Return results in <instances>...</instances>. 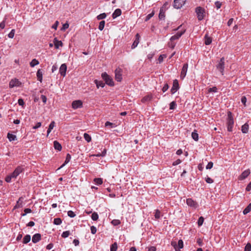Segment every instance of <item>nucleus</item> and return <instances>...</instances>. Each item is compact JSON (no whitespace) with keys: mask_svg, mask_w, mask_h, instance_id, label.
I'll return each mask as SVG.
<instances>
[{"mask_svg":"<svg viewBox=\"0 0 251 251\" xmlns=\"http://www.w3.org/2000/svg\"><path fill=\"white\" fill-rule=\"evenodd\" d=\"M234 119L232 115V113L230 111L227 112V118L226 120V125L227 126V131L229 132H232L233 127L234 126Z\"/></svg>","mask_w":251,"mask_h":251,"instance_id":"obj_1","label":"nucleus"},{"mask_svg":"<svg viewBox=\"0 0 251 251\" xmlns=\"http://www.w3.org/2000/svg\"><path fill=\"white\" fill-rule=\"evenodd\" d=\"M195 12L199 21H201L204 19L205 16V10L204 8L198 6L195 9Z\"/></svg>","mask_w":251,"mask_h":251,"instance_id":"obj_2","label":"nucleus"},{"mask_svg":"<svg viewBox=\"0 0 251 251\" xmlns=\"http://www.w3.org/2000/svg\"><path fill=\"white\" fill-rule=\"evenodd\" d=\"M101 77L105 81L107 85L110 86H113L114 85V82L112 78L106 72L101 74Z\"/></svg>","mask_w":251,"mask_h":251,"instance_id":"obj_3","label":"nucleus"},{"mask_svg":"<svg viewBox=\"0 0 251 251\" xmlns=\"http://www.w3.org/2000/svg\"><path fill=\"white\" fill-rule=\"evenodd\" d=\"M217 69L221 73L222 75H224V71L225 69V58L222 57L221 58L219 63L217 65Z\"/></svg>","mask_w":251,"mask_h":251,"instance_id":"obj_4","label":"nucleus"},{"mask_svg":"<svg viewBox=\"0 0 251 251\" xmlns=\"http://www.w3.org/2000/svg\"><path fill=\"white\" fill-rule=\"evenodd\" d=\"M122 72L123 70L120 68H117L115 70V77L116 80L118 82H121L122 80Z\"/></svg>","mask_w":251,"mask_h":251,"instance_id":"obj_5","label":"nucleus"},{"mask_svg":"<svg viewBox=\"0 0 251 251\" xmlns=\"http://www.w3.org/2000/svg\"><path fill=\"white\" fill-rule=\"evenodd\" d=\"M186 0H174L173 7L175 9L181 8L185 3Z\"/></svg>","mask_w":251,"mask_h":251,"instance_id":"obj_6","label":"nucleus"},{"mask_svg":"<svg viewBox=\"0 0 251 251\" xmlns=\"http://www.w3.org/2000/svg\"><path fill=\"white\" fill-rule=\"evenodd\" d=\"M23 171L24 168L22 166H18L11 174L12 177L16 178Z\"/></svg>","mask_w":251,"mask_h":251,"instance_id":"obj_7","label":"nucleus"},{"mask_svg":"<svg viewBox=\"0 0 251 251\" xmlns=\"http://www.w3.org/2000/svg\"><path fill=\"white\" fill-rule=\"evenodd\" d=\"M188 67V65L187 63H185L183 65V67H182V70L181 71L180 75L181 79H183L185 77L186 74H187Z\"/></svg>","mask_w":251,"mask_h":251,"instance_id":"obj_8","label":"nucleus"},{"mask_svg":"<svg viewBox=\"0 0 251 251\" xmlns=\"http://www.w3.org/2000/svg\"><path fill=\"white\" fill-rule=\"evenodd\" d=\"M179 84L177 79H175L173 81V86L171 89V92L172 94L175 93L179 89Z\"/></svg>","mask_w":251,"mask_h":251,"instance_id":"obj_9","label":"nucleus"},{"mask_svg":"<svg viewBox=\"0 0 251 251\" xmlns=\"http://www.w3.org/2000/svg\"><path fill=\"white\" fill-rule=\"evenodd\" d=\"M186 203L188 206L194 208H196L198 206L197 202L191 198L186 200Z\"/></svg>","mask_w":251,"mask_h":251,"instance_id":"obj_10","label":"nucleus"},{"mask_svg":"<svg viewBox=\"0 0 251 251\" xmlns=\"http://www.w3.org/2000/svg\"><path fill=\"white\" fill-rule=\"evenodd\" d=\"M82 102L80 100L73 101L72 103V108L74 109L82 107Z\"/></svg>","mask_w":251,"mask_h":251,"instance_id":"obj_11","label":"nucleus"},{"mask_svg":"<svg viewBox=\"0 0 251 251\" xmlns=\"http://www.w3.org/2000/svg\"><path fill=\"white\" fill-rule=\"evenodd\" d=\"M185 30L178 31L175 35L171 37L170 40L175 41V40H178L185 33Z\"/></svg>","mask_w":251,"mask_h":251,"instance_id":"obj_12","label":"nucleus"},{"mask_svg":"<svg viewBox=\"0 0 251 251\" xmlns=\"http://www.w3.org/2000/svg\"><path fill=\"white\" fill-rule=\"evenodd\" d=\"M67 71V65L66 64H62L59 68V73L61 75L65 76Z\"/></svg>","mask_w":251,"mask_h":251,"instance_id":"obj_13","label":"nucleus"},{"mask_svg":"<svg viewBox=\"0 0 251 251\" xmlns=\"http://www.w3.org/2000/svg\"><path fill=\"white\" fill-rule=\"evenodd\" d=\"M41 240V235L40 233H36L32 236V241L33 243H37Z\"/></svg>","mask_w":251,"mask_h":251,"instance_id":"obj_14","label":"nucleus"},{"mask_svg":"<svg viewBox=\"0 0 251 251\" xmlns=\"http://www.w3.org/2000/svg\"><path fill=\"white\" fill-rule=\"evenodd\" d=\"M251 173V172H250V170L249 169H248V170H246L245 171H244L242 173V174L240 176V179H244L245 178H246V177H247Z\"/></svg>","mask_w":251,"mask_h":251,"instance_id":"obj_15","label":"nucleus"},{"mask_svg":"<svg viewBox=\"0 0 251 251\" xmlns=\"http://www.w3.org/2000/svg\"><path fill=\"white\" fill-rule=\"evenodd\" d=\"M122 14V11L120 9L117 8L116 9L114 12L112 14V18L113 19H115L117 17L120 16Z\"/></svg>","mask_w":251,"mask_h":251,"instance_id":"obj_16","label":"nucleus"},{"mask_svg":"<svg viewBox=\"0 0 251 251\" xmlns=\"http://www.w3.org/2000/svg\"><path fill=\"white\" fill-rule=\"evenodd\" d=\"M53 43L55 46V49H58L59 47H61L63 45V43L61 41H59L56 38H54L53 40Z\"/></svg>","mask_w":251,"mask_h":251,"instance_id":"obj_17","label":"nucleus"},{"mask_svg":"<svg viewBox=\"0 0 251 251\" xmlns=\"http://www.w3.org/2000/svg\"><path fill=\"white\" fill-rule=\"evenodd\" d=\"M249 126L248 123H245L241 126V131L243 133H247L249 131Z\"/></svg>","mask_w":251,"mask_h":251,"instance_id":"obj_18","label":"nucleus"},{"mask_svg":"<svg viewBox=\"0 0 251 251\" xmlns=\"http://www.w3.org/2000/svg\"><path fill=\"white\" fill-rule=\"evenodd\" d=\"M71 159V155L69 153H68L66 155V159H65L64 163L58 168V169H60L61 168H62L64 166H65L66 164H67V163H68L70 162Z\"/></svg>","mask_w":251,"mask_h":251,"instance_id":"obj_19","label":"nucleus"},{"mask_svg":"<svg viewBox=\"0 0 251 251\" xmlns=\"http://www.w3.org/2000/svg\"><path fill=\"white\" fill-rule=\"evenodd\" d=\"M152 99V96L151 95H148L144 97H143L141 100V102L143 103H145L147 101H151Z\"/></svg>","mask_w":251,"mask_h":251,"instance_id":"obj_20","label":"nucleus"},{"mask_svg":"<svg viewBox=\"0 0 251 251\" xmlns=\"http://www.w3.org/2000/svg\"><path fill=\"white\" fill-rule=\"evenodd\" d=\"M94 82L96 84L97 88H99L100 87L103 88L105 86V83L102 81H99L97 79H95L94 80Z\"/></svg>","mask_w":251,"mask_h":251,"instance_id":"obj_21","label":"nucleus"},{"mask_svg":"<svg viewBox=\"0 0 251 251\" xmlns=\"http://www.w3.org/2000/svg\"><path fill=\"white\" fill-rule=\"evenodd\" d=\"M204 43L206 45H210L212 41V38L207 35V34H206L204 36Z\"/></svg>","mask_w":251,"mask_h":251,"instance_id":"obj_22","label":"nucleus"},{"mask_svg":"<svg viewBox=\"0 0 251 251\" xmlns=\"http://www.w3.org/2000/svg\"><path fill=\"white\" fill-rule=\"evenodd\" d=\"M158 17L160 20H164L165 19V13L163 7H161L160 9Z\"/></svg>","mask_w":251,"mask_h":251,"instance_id":"obj_23","label":"nucleus"},{"mask_svg":"<svg viewBox=\"0 0 251 251\" xmlns=\"http://www.w3.org/2000/svg\"><path fill=\"white\" fill-rule=\"evenodd\" d=\"M36 75L38 80L41 82L42 81L43 72L41 69H39L37 71Z\"/></svg>","mask_w":251,"mask_h":251,"instance_id":"obj_24","label":"nucleus"},{"mask_svg":"<svg viewBox=\"0 0 251 251\" xmlns=\"http://www.w3.org/2000/svg\"><path fill=\"white\" fill-rule=\"evenodd\" d=\"M139 34H137L136 35V39L134 40V42L133 43V44H132V45L131 46V48L132 49L135 48L137 46V45H138L139 42Z\"/></svg>","mask_w":251,"mask_h":251,"instance_id":"obj_25","label":"nucleus"},{"mask_svg":"<svg viewBox=\"0 0 251 251\" xmlns=\"http://www.w3.org/2000/svg\"><path fill=\"white\" fill-rule=\"evenodd\" d=\"M54 148L55 150L60 151L62 150V146L61 144L57 141L53 142Z\"/></svg>","mask_w":251,"mask_h":251,"instance_id":"obj_26","label":"nucleus"},{"mask_svg":"<svg viewBox=\"0 0 251 251\" xmlns=\"http://www.w3.org/2000/svg\"><path fill=\"white\" fill-rule=\"evenodd\" d=\"M7 137L10 142L15 141L17 139L15 135L11 134L10 133H8Z\"/></svg>","mask_w":251,"mask_h":251,"instance_id":"obj_27","label":"nucleus"},{"mask_svg":"<svg viewBox=\"0 0 251 251\" xmlns=\"http://www.w3.org/2000/svg\"><path fill=\"white\" fill-rule=\"evenodd\" d=\"M31 240V236L29 234H26L23 238V243L25 244H27Z\"/></svg>","mask_w":251,"mask_h":251,"instance_id":"obj_28","label":"nucleus"},{"mask_svg":"<svg viewBox=\"0 0 251 251\" xmlns=\"http://www.w3.org/2000/svg\"><path fill=\"white\" fill-rule=\"evenodd\" d=\"M55 122L54 121H52L49 126L48 129L47 130V136L49 135V133L51 132V130L55 126Z\"/></svg>","mask_w":251,"mask_h":251,"instance_id":"obj_29","label":"nucleus"},{"mask_svg":"<svg viewBox=\"0 0 251 251\" xmlns=\"http://www.w3.org/2000/svg\"><path fill=\"white\" fill-rule=\"evenodd\" d=\"M22 198H19L18 201H17L16 205L14 206V209L19 208L22 207L23 201H22Z\"/></svg>","mask_w":251,"mask_h":251,"instance_id":"obj_30","label":"nucleus"},{"mask_svg":"<svg viewBox=\"0 0 251 251\" xmlns=\"http://www.w3.org/2000/svg\"><path fill=\"white\" fill-rule=\"evenodd\" d=\"M251 211V202L244 209L243 213L244 215L247 214Z\"/></svg>","mask_w":251,"mask_h":251,"instance_id":"obj_31","label":"nucleus"},{"mask_svg":"<svg viewBox=\"0 0 251 251\" xmlns=\"http://www.w3.org/2000/svg\"><path fill=\"white\" fill-rule=\"evenodd\" d=\"M176 45V43L174 41H171L170 40V41L168 43V47L172 49H174L175 48Z\"/></svg>","mask_w":251,"mask_h":251,"instance_id":"obj_32","label":"nucleus"},{"mask_svg":"<svg viewBox=\"0 0 251 251\" xmlns=\"http://www.w3.org/2000/svg\"><path fill=\"white\" fill-rule=\"evenodd\" d=\"M94 181L95 184L98 185L101 184L103 182L102 179L101 178H96L94 179Z\"/></svg>","mask_w":251,"mask_h":251,"instance_id":"obj_33","label":"nucleus"},{"mask_svg":"<svg viewBox=\"0 0 251 251\" xmlns=\"http://www.w3.org/2000/svg\"><path fill=\"white\" fill-rule=\"evenodd\" d=\"M39 62L36 59H33L30 63V65L31 67H34L35 66L39 64Z\"/></svg>","mask_w":251,"mask_h":251,"instance_id":"obj_34","label":"nucleus"},{"mask_svg":"<svg viewBox=\"0 0 251 251\" xmlns=\"http://www.w3.org/2000/svg\"><path fill=\"white\" fill-rule=\"evenodd\" d=\"M118 248V245L116 242L114 243L110 246V251H116Z\"/></svg>","mask_w":251,"mask_h":251,"instance_id":"obj_35","label":"nucleus"},{"mask_svg":"<svg viewBox=\"0 0 251 251\" xmlns=\"http://www.w3.org/2000/svg\"><path fill=\"white\" fill-rule=\"evenodd\" d=\"M191 136L195 141H197L199 140V135L197 132L195 131L192 132Z\"/></svg>","mask_w":251,"mask_h":251,"instance_id":"obj_36","label":"nucleus"},{"mask_svg":"<svg viewBox=\"0 0 251 251\" xmlns=\"http://www.w3.org/2000/svg\"><path fill=\"white\" fill-rule=\"evenodd\" d=\"M105 127H109L110 128H112L116 127V126L114 124L107 121L105 123Z\"/></svg>","mask_w":251,"mask_h":251,"instance_id":"obj_37","label":"nucleus"},{"mask_svg":"<svg viewBox=\"0 0 251 251\" xmlns=\"http://www.w3.org/2000/svg\"><path fill=\"white\" fill-rule=\"evenodd\" d=\"M91 218L93 221H97L99 219V215L96 212H93L91 215Z\"/></svg>","mask_w":251,"mask_h":251,"instance_id":"obj_38","label":"nucleus"},{"mask_svg":"<svg viewBox=\"0 0 251 251\" xmlns=\"http://www.w3.org/2000/svg\"><path fill=\"white\" fill-rule=\"evenodd\" d=\"M106 17V14L105 13H101L97 16V19L98 20H100L105 19Z\"/></svg>","mask_w":251,"mask_h":251,"instance_id":"obj_39","label":"nucleus"},{"mask_svg":"<svg viewBox=\"0 0 251 251\" xmlns=\"http://www.w3.org/2000/svg\"><path fill=\"white\" fill-rule=\"evenodd\" d=\"M105 25V21H101L100 22L99 25V29L100 31H102Z\"/></svg>","mask_w":251,"mask_h":251,"instance_id":"obj_40","label":"nucleus"},{"mask_svg":"<svg viewBox=\"0 0 251 251\" xmlns=\"http://www.w3.org/2000/svg\"><path fill=\"white\" fill-rule=\"evenodd\" d=\"M62 223V220L60 218H55L53 220V224L56 225H60Z\"/></svg>","mask_w":251,"mask_h":251,"instance_id":"obj_41","label":"nucleus"},{"mask_svg":"<svg viewBox=\"0 0 251 251\" xmlns=\"http://www.w3.org/2000/svg\"><path fill=\"white\" fill-rule=\"evenodd\" d=\"M84 138L87 142H90L91 141V137L86 133L84 134Z\"/></svg>","mask_w":251,"mask_h":251,"instance_id":"obj_42","label":"nucleus"},{"mask_svg":"<svg viewBox=\"0 0 251 251\" xmlns=\"http://www.w3.org/2000/svg\"><path fill=\"white\" fill-rule=\"evenodd\" d=\"M161 212L158 209L155 210L154 217L156 219H159L160 218Z\"/></svg>","mask_w":251,"mask_h":251,"instance_id":"obj_43","label":"nucleus"},{"mask_svg":"<svg viewBox=\"0 0 251 251\" xmlns=\"http://www.w3.org/2000/svg\"><path fill=\"white\" fill-rule=\"evenodd\" d=\"M154 15V11H152L151 12V13L150 14H149L146 17V19H145V21L146 22H147L148 21H149L151 18H152L153 15Z\"/></svg>","mask_w":251,"mask_h":251,"instance_id":"obj_44","label":"nucleus"},{"mask_svg":"<svg viewBox=\"0 0 251 251\" xmlns=\"http://www.w3.org/2000/svg\"><path fill=\"white\" fill-rule=\"evenodd\" d=\"M176 107V101H173L170 104V109L174 110Z\"/></svg>","mask_w":251,"mask_h":251,"instance_id":"obj_45","label":"nucleus"},{"mask_svg":"<svg viewBox=\"0 0 251 251\" xmlns=\"http://www.w3.org/2000/svg\"><path fill=\"white\" fill-rule=\"evenodd\" d=\"M111 223L114 226H118L121 224V222L119 220L114 219L111 222Z\"/></svg>","mask_w":251,"mask_h":251,"instance_id":"obj_46","label":"nucleus"},{"mask_svg":"<svg viewBox=\"0 0 251 251\" xmlns=\"http://www.w3.org/2000/svg\"><path fill=\"white\" fill-rule=\"evenodd\" d=\"M70 234V232L69 231H63V233H62L61 234V236L63 237V238H67L68 237Z\"/></svg>","mask_w":251,"mask_h":251,"instance_id":"obj_47","label":"nucleus"},{"mask_svg":"<svg viewBox=\"0 0 251 251\" xmlns=\"http://www.w3.org/2000/svg\"><path fill=\"white\" fill-rule=\"evenodd\" d=\"M204 222V218L203 217H200L198 221V225L199 226H202Z\"/></svg>","mask_w":251,"mask_h":251,"instance_id":"obj_48","label":"nucleus"},{"mask_svg":"<svg viewBox=\"0 0 251 251\" xmlns=\"http://www.w3.org/2000/svg\"><path fill=\"white\" fill-rule=\"evenodd\" d=\"M178 247V249H182L183 247V242L182 240H179L178 241V244H177V247Z\"/></svg>","mask_w":251,"mask_h":251,"instance_id":"obj_49","label":"nucleus"},{"mask_svg":"<svg viewBox=\"0 0 251 251\" xmlns=\"http://www.w3.org/2000/svg\"><path fill=\"white\" fill-rule=\"evenodd\" d=\"M208 92L209 93H211V92L216 93L217 92V88L215 86L213 87L212 88H209L208 89Z\"/></svg>","mask_w":251,"mask_h":251,"instance_id":"obj_50","label":"nucleus"},{"mask_svg":"<svg viewBox=\"0 0 251 251\" xmlns=\"http://www.w3.org/2000/svg\"><path fill=\"white\" fill-rule=\"evenodd\" d=\"M15 30V29H13L11 30L10 33L8 34V36L10 38H13L14 36Z\"/></svg>","mask_w":251,"mask_h":251,"instance_id":"obj_51","label":"nucleus"},{"mask_svg":"<svg viewBox=\"0 0 251 251\" xmlns=\"http://www.w3.org/2000/svg\"><path fill=\"white\" fill-rule=\"evenodd\" d=\"M68 216L71 218H74L76 215L73 211L70 210L68 212Z\"/></svg>","mask_w":251,"mask_h":251,"instance_id":"obj_52","label":"nucleus"},{"mask_svg":"<svg viewBox=\"0 0 251 251\" xmlns=\"http://www.w3.org/2000/svg\"><path fill=\"white\" fill-rule=\"evenodd\" d=\"M245 251H251V244L248 243L245 247Z\"/></svg>","mask_w":251,"mask_h":251,"instance_id":"obj_53","label":"nucleus"},{"mask_svg":"<svg viewBox=\"0 0 251 251\" xmlns=\"http://www.w3.org/2000/svg\"><path fill=\"white\" fill-rule=\"evenodd\" d=\"M91 232L93 234H95L97 232V228L94 226H91L90 227Z\"/></svg>","mask_w":251,"mask_h":251,"instance_id":"obj_54","label":"nucleus"},{"mask_svg":"<svg viewBox=\"0 0 251 251\" xmlns=\"http://www.w3.org/2000/svg\"><path fill=\"white\" fill-rule=\"evenodd\" d=\"M12 178H13V177H12L11 174H10V175L7 176L5 177V180L6 182L9 183V182H11V179H12Z\"/></svg>","mask_w":251,"mask_h":251,"instance_id":"obj_55","label":"nucleus"},{"mask_svg":"<svg viewBox=\"0 0 251 251\" xmlns=\"http://www.w3.org/2000/svg\"><path fill=\"white\" fill-rule=\"evenodd\" d=\"M17 86V84H16V81L12 80L9 82V87L10 88H13L15 86Z\"/></svg>","mask_w":251,"mask_h":251,"instance_id":"obj_56","label":"nucleus"},{"mask_svg":"<svg viewBox=\"0 0 251 251\" xmlns=\"http://www.w3.org/2000/svg\"><path fill=\"white\" fill-rule=\"evenodd\" d=\"M215 5L217 9L221 8L222 6V3L219 1H217L215 2Z\"/></svg>","mask_w":251,"mask_h":251,"instance_id":"obj_57","label":"nucleus"},{"mask_svg":"<svg viewBox=\"0 0 251 251\" xmlns=\"http://www.w3.org/2000/svg\"><path fill=\"white\" fill-rule=\"evenodd\" d=\"M241 102L245 106H246V102H247V98L245 96H243L241 100Z\"/></svg>","mask_w":251,"mask_h":251,"instance_id":"obj_58","label":"nucleus"},{"mask_svg":"<svg viewBox=\"0 0 251 251\" xmlns=\"http://www.w3.org/2000/svg\"><path fill=\"white\" fill-rule=\"evenodd\" d=\"M213 163L212 162H209L206 166V169H210L213 167Z\"/></svg>","mask_w":251,"mask_h":251,"instance_id":"obj_59","label":"nucleus"},{"mask_svg":"<svg viewBox=\"0 0 251 251\" xmlns=\"http://www.w3.org/2000/svg\"><path fill=\"white\" fill-rule=\"evenodd\" d=\"M171 245L174 247V248L175 249L176 251H180L179 249H177V244L175 242H171Z\"/></svg>","mask_w":251,"mask_h":251,"instance_id":"obj_60","label":"nucleus"},{"mask_svg":"<svg viewBox=\"0 0 251 251\" xmlns=\"http://www.w3.org/2000/svg\"><path fill=\"white\" fill-rule=\"evenodd\" d=\"M205 180L207 183H212L213 182V180L208 176L205 178Z\"/></svg>","mask_w":251,"mask_h":251,"instance_id":"obj_61","label":"nucleus"},{"mask_svg":"<svg viewBox=\"0 0 251 251\" xmlns=\"http://www.w3.org/2000/svg\"><path fill=\"white\" fill-rule=\"evenodd\" d=\"M166 55L165 54L160 55L158 57V61L159 63H161L163 61L164 57H166Z\"/></svg>","mask_w":251,"mask_h":251,"instance_id":"obj_62","label":"nucleus"},{"mask_svg":"<svg viewBox=\"0 0 251 251\" xmlns=\"http://www.w3.org/2000/svg\"><path fill=\"white\" fill-rule=\"evenodd\" d=\"M169 86L167 83L165 84V85H164V86L162 88V91L163 92H166L169 89Z\"/></svg>","mask_w":251,"mask_h":251,"instance_id":"obj_63","label":"nucleus"},{"mask_svg":"<svg viewBox=\"0 0 251 251\" xmlns=\"http://www.w3.org/2000/svg\"><path fill=\"white\" fill-rule=\"evenodd\" d=\"M69 24L68 23H65V24L63 25L62 27L61 28V30H65L66 29H67L69 27Z\"/></svg>","mask_w":251,"mask_h":251,"instance_id":"obj_64","label":"nucleus"}]
</instances>
